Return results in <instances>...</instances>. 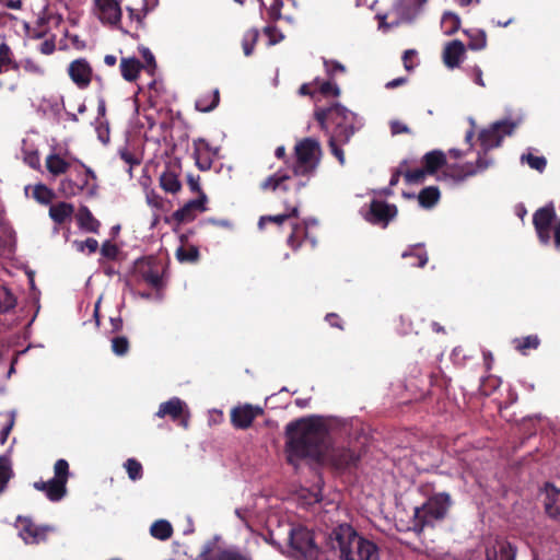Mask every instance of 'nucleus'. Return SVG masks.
I'll list each match as a JSON object with an SVG mask.
<instances>
[{
  "label": "nucleus",
  "mask_w": 560,
  "mask_h": 560,
  "mask_svg": "<svg viewBox=\"0 0 560 560\" xmlns=\"http://www.w3.org/2000/svg\"><path fill=\"white\" fill-rule=\"evenodd\" d=\"M359 460V456L355 452L350 448H337L331 454V463L337 469H346L351 466H355Z\"/></svg>",
  "instance_id": "28"
},
{
  "label": "nucleus",
  "mask_w": 560,
  "mask_h": 560,
  "mask_svg": "<svg viewBox=\"0 0 560 560\" xmlns=\"http://www.w3.org/2000/svg\"><path fill=\"white\" fill-rule=\"evenodd\" d=\"M126 10L129 14V19L131 20V22L136 23V27H135L136 31L139 32V31L144 30L145 28L144 18L147 16L148 13H144L142 8L140 10H137L131 7H127Z\"/></svg>",
  "instance_id": "51"
},
{
  "label": "nucleus",
  "mask_w": 560,
  "mask_h": 560,
  "mask_svg": "<svg viewBox=\"0 0 560 560\" xmlns=\"http://www.w3.org/2000/svg\"><path fill=\"white\" fill-rule=\"evenodd\" d=\"M422 164L429 175H434L447 164L446 154L442 150H432L422 158Z\"/></svg>",
  "instance_id": "26"
},
{
  "label": "nucleus",
  "mask_w": 560,
  "mask_h": 560,
  "mask_svg": "<svg viewBox=\"0 0 560 560\" xmlns=\"http://www.w3.org/2000/svg\"><path fill=\"white\" fill-rule=\"evenodd\" d=\"M314 118L329 136L328 147L331 154L343 165L346 156L341 147L349 143L352 136L360 130L358 115L339 103H332L327 107H316Z\"/></svg>",
  "instance_id": "2"
},
{
  "label": "nucleus",
  "mask_w": 560,
  "mask_h": 560,
  "mask_svg": "<svg viewBox=\"0 0 560 560\" xmlns=\"http://www.w3.org/2000/svg\"><path fill=\"white\" fill-rule=\"evenodd\" d=\"M142 67L141 61L135 57L121 58L119 66L122 78L128 82H132L138 78Z\"/></svg>",
  "instance_id": "31"
},
{
  "label": "nucleus",
  "mask_w": 560,
  "mask_h": 560,
  "mask_svg": "<svg viewBox=\"0 0 560 560\" xmlns=\"http://www.w3.org/2000/svg\"><path fill=\"white\" fill-rule=\"evenodd\" d=\"M441 194L436 186H428L418 195L419 205L424 209L434 207L440 200Z\"/></svg>",
  "instance_id": "35"
},
{
  "label": "nucleus",
  "mask_w": 560,
  "mask_h": 560,
  "mask_svg": "<svg viewBox=\"0 0 560 560\" xmlns=\"http://www.w3.org/2000/svg\"><path fill=\"white\" fill-rule=\"evenodd\" d=\"M55 476L48 481H36L34 488L45 493L52 502L60 501L67 494V482L69 479V464L60 458L54 465Z\"/></svg>",
  "instance_id": "7"
},
{
  "label": "nucleus",
  "mask_w": 560,
  "mask_h": 560,
  "mask_svg": "<svg viewBox=\"0 0 560 560\" xmlns=\"http://www.w3.org/2000/svg\"><path fill=\"white\" fill-rule=\"evenodd\" d=\"M176 258L180 262H197L199 259V249L194 245H189L187 247L180 246L176 250Z\"/></svg>",
  "instance_id": "43"
},
{
  "label": "nucleus",
  "mask_w": 560,
  "mask_h": 560,
  "mask_svg": "<svg viewBox=\"0 0 560 560\" xmlns=\"http://www.w3.org/2000/svg\"><path fill=\"white\" fill-rule=\"evenodd\" d=\"M464 34L468 36V48L471 50H481L487 46V34L482 30H465Z\"/></svg>",
  "instance_id": "38"
},
{
  "label": "nucleus",
  "mask_w": 560,
  "mask_h": 560,
  "mask_svg": "<svg viewBox=\"0 0 560 560\" xmlns=\"http://www.w3.org/2000/svg\"><path fill=\"white\" fill-rule=\"evenodd\" d=\"M15 526L19 529L20 537L26 544H38L46 538V529L38 527L28 517L19 516Z\"/></svg>",
  "instance_id": "15"
},
{
  "label": "nucleus",
  "mask_w": 560,
  "mask_h": 560,
  "mask_svg": "<svg viewBox=\"0 0 560 560\" xmlns=\"http://www.w3.org/2000/svg\"><path fill=\"white\" fill-rule=\"evenodd\" d=\"M283 206L285 209V212L276 214V215H262L259 219L258 225L260 228L264 226L265 223H276V224H282L287 220L291 218H299L300 211H299V201L290 200V198H283Z\"/></svg>",
  "instance_id": "22"
},
{
  "label": "nucleus",
  "mask_w": 560,
  "mask_h": 560,
  "mask_svg": "<svg viewBox=\"0 0 560 560\" xmlns=\"http://www.w3.org/2000/svg\"><path fill=\"white\" fill-rule=\"evenodd\" d=\"M417 54L418 52L416 49H407L404 51L402 63L407 71H410L415 68V66L412 65V59L417 56Z\"/></svg>",
  "instance_id": "63"
},
{
  "label": "nucleus",
  "mask_w": 560,
  "mask_h": 560,
  "mask_svg": "<svg viewBox=\"0 0 560 560\" xmlns=\"http://www.w3.org/2000/svg\"><path fill=\"white\" fill-rule=\"evenodd\" d=\"M220 103V92L214 89L211 93L201 95L195 104L197 110L209 113L213 110Z\"/></svg>",
  "instance_id": "34"
},
{
  "label": "nucleus",
  "mask_w": 560,
  "mask_h": 560,
  "mask_svg": "<svg viewBox=\"0 0 560 560\" xmlns=\"http://www.w3.org/2000/svg\"><path fill=\"white\" fill-rule=\"evenodd\" d=\"M301 231V228L298 224H294L292 228V232L288 237V245L293 249L296 250L301 244L302 240H300L298 233Z\"/></svg>",
  "instance_id": "60"
},
{
  "label": "nucleus",
  "mask_w": 560,
  "mask_h": 560,
  "mask_svg": "<svg viewBox=\"0 0 560 560\" xmlns=\"http://www.w3.org/2000/svg\"><path fill=\"white\" fill-rule=\"evenodd\" d=\"M160 185L166 192L171 194H176L182 188V184L177 175L172 172H164L160 176Z\"/></svg>",
  "instance_id": "40"
},
{
  "label": "nucleus",
  "mask_w": 560,
  "mask_h": 560,
  "mask_svg": "<svg viewBox=\"0 0 560 560\" xmlns=\"http://www.w3.org/2000/svg\"><path fill=\"white\" fill-rule=\"evenodd\" d=\"M465 55V46L458 40H452L446 44L443 50V61L446 67L453 69L459 66Z\"/></svg>",
  "instance_id": "24"
},
{
  "label": "nucleus",
  "mask_w": 560,
  "mask_h": 560,
  "mask_svg": "<svg viewBox=\"0 0 560 560\" xmlns=\"http://www.w3.org/2000/svg\"><path fill=\"white\" fill-rule=\"evenodd\" d=\"M326 547L340 560H380L377 545L349 524L335 527L326 537Z\"/></svg>",
  "instance_id": "3"
},
{
  "label": "nucleus",
  "mask_w": 560,
  "mask_h": 560,
  "mask_svg": "<svg viewBox=\"0 0 560 560\" xmlns=\"http://www.w3.org/2000/svg\"><path fill=\"white\" fill-rule=\"evenodd\" d=\"M396 214L397 208L395 205H389L381 200H372L365 219L372 224H381L385 228Z\"/></svg>",
  "instance_id": "13"
},
{
  "label": "nucleus",
  "mask_w": 560,
  "mask_h": 560,
  "mask_svg": "<svg viewBox=\"0 0 560 560\" xmlns=\"http://www.w3.org/2000/svg\"><path fill=\"white\" fill-rule=\"evenodd\" d=\"M82 166L84 167V171L78 174L79 182H77L78 186H81V192L89 186L90 178H96L95 173L90 167L84 164H82Z\"/></svg>",
  "instance_id": "58"
},
{
  "label": "nucleus",
  "mask_w": 560,
  "mask_h": 560,
  "mask_svg": "<svg viewBox=\"0 0 560 560\" xmlns=\"http://www.w3.org/2000/svg\"><path fill=\"white\" fill-rule=\"evenodd\" d=\"M544 510L552 521H560V488L551 482H546L544 488Z\"/></svg>",
  "instance_id": "18"
},
{
  "label": "nucleus",
  "mask_w": 560,
  "mask_h": 560,
  "mask_svg": "<svg viewBox=\"0 0 560 560\" xmlns=\"http://www.w3.org/2000/svg\"><path fill=\"white\" fill-rule=\"evenodd\" d=\"M425 2L427 0H398L394 10L401 21L410 22L418 15Z\"/></svg>",
  "instance_id": "23"
},
{
  "label": "nucleus",
  "mask_w": 560,
  "mask_h": 560,
  "mask_svg": "<svg viewBox=\"0 0 560 560\" xmlns=\"http://www.w3.org/2000/svg\"><path fill=\"white\" fill-rule=\"evenodd\" d=\"M258 39V31L249 30L244 34L242 39V47L245 56H250L254 51L255 44Z\"/></svg>",
  "instance_id": "49"
},
{
  "label": "nucleus",
  "mask_w": 560,
  "mask_h": 560,
  "mask_svg": "<svg viewBox=\"0 0 560 560\" xmlns=\"http://www.w3.org/2000/svg\"><path fill=\"white\" fill-rule=\"evenodd\" d=\"M12 475L11 462L5 456H0V493L5 488Z\"/></svg>",
  "instance_id": "47"
},
{
  "label": "nucleus",
  "mask_w": 560,
  "mask_h": 560,
  "mask_svg": "<svg viewBox=\"0 0 560 560\" xmlns=\"http://www.w3.org/2000/svg\"><path fill=\"white\" fill-rule=\"evenodd\" d=\"M264 410L252 405L237 406L231 411V422L235 429L246 430Z\"/></svg>",
  "instance_id": "14"
},
{
  "label": "nucleus",
  "mask_w": 560,
  "mask_h": 560,
  "mask_svg": "<svg viewBox=\"0 0 560 560\" xmlns=\"http://www.w3.org/2000/svg\"><path fill=\"white\" fill-rule=\"evenodd\" d=\"M77 221L80 229L97 234L100 232L101 222L93 215L86 206H81L77 213Z\"/></svg>",
  "instance_id": "29"
},
{
  "label": "nucleus",
  "mask_w": 560,
  "mask_h": 560,
  "mask_svg": "<svg viewBox=\"0 0 560 560\" xmlns=\"http://www.w3.org/2000/svg\"><path fill=\"white\" fill-rule=\"evenodd\" d=\"M522 163H527L528 166L533 170L542 173L547 166V160L545 156H536L532 153H526L521 156Z\"/></svg>",
  "instance_id": "45"
},
{
  "label": "nucleus",
  "mask_w": 560,
  "mask_h": 560,
  "mask_svg": "<svg viewBox=\"0 0 560 560\" xmlns=\"http://www.w3.org/2000/svg\"><path fill=\"white\" fill-rule=\"evenodd\" d=\"M74 212L71 203L60 201L49 208V217L57 224L65 223Z\"/></svg>",
  "instance_id": "32"
},
{
  "label": "nucleus",
  "mask_w": 560,
  "mask_h": 560,
  "mask_svg": "<svg viewBox=\"0 0 560 560\" xmlns=\"http://www.w3.org/2000/svg\"><path fill=\"white\" fill-rule=\"evenodd\" d=\"M283 7V2L282 0H273V2L271 3L270 8H269V16L270 19L277 21L281 18V9Z\"/></svg>",
  "instance_id": "64"
},
{
  "label": "nucleus",
  "mask_w": 560,
  "mask_h": 560,
  "mask_svg": "<svg viewBox=\"0 0 560 560\" xmlns=\"http://www.w3.org/2000/svg\"><path fill=\"white\" fill-rule=\"evenodd\" d=\"M289 544L296 558L302 560H318L320 550L315 544L313 533L299 526L290 529Z\"/></svg>",
  "instance_id": "8"
},
{
  "label": "nucleus",
  "mask_w": 560,
  "mask_h": 560,
  "mask_svg": "<svg viewBox=\"0 0 560 560\" xmlns=\"http://www.w3.org/2000/svg\"><path fill=\"white\" fill-rule=\"evenodd\" d=\"M516 126L515 121L505 119L495 121L489 128L482 129L479 132L478 140L482 147L483 154L499 147L505 136H511L514 132Z\"/></svg>",
  "instance_id": "10"
},
{
  "label": "nucleus",
  "mask_w": 560,
  "mask_h": 560,
  "mask_svg": "<svg viewBox=\"0 0 560 560\" xmlns=\"http://www.w3.org/2000/svg\"><path fill=\"white\" fill-rule=\"evenodd\" d=\"M319 154V142L313 138H304L295 144V161L289 168L294 176H306L308 178L318 166Z\"/></svg>",
  "instance_id": "6"
},
{
  "label": "nucleus",
  "mask_w": 560,
  "mask_h": 560,
  "mask_svg": "<svg viewBox=\"0 0 560 560\" xmlns=\"http://www.w3.org/2000/svg\"><path fill=\"white\" fill-rule=\"evenodd\" d=\"M21 65L14 58L11 47L2 42L0 44V75L9 71H19ZM5 86L4 81L0 78V90Z\"/></svg>",
  "instance_id": "25"
},
{
  "label": "nucleus",
  "mask_w": 560,
  "mask_h": 560,
  "mask_svg": "<svg viewBox=\"0 0 560 560\" xmlns=\"http://www.w3.org/2000/svg\"><path fill=\"white\" fill-rule=\"evenodd\" d=\"M517 549L505 539H495L494 544L486 548L485 560H515Z\"/></svg>",
  "instance_id": "20"
},
{
  "label": "nucleus",
  "mask_w": 560,
  "mask_h": 560,
  "mask_svg": "<svg viewBox=\"0 0 560 560\" xmlns=\"http://www.w3.org/2000/svg\"><path fill=\"white\" fill-rule=\"evenodd\" d=\"M165 269L164 262L153 256L140 258L135 262L136 276L156 291L165 287Z\"/></svg>",
  "instance_id": "9"
},
{
  "label": "nucleus",
  "mask_w": 560,
  "mask_h": 560,
  "mask_svg": "<svg viewBox=\"0 0 560 560\" xmlns=\"http://www.w3.org/2000/svg\"><path fill=\"white\" fill-rule=\"evenodd\" d=\"M210 545H206L200 553L201 560H252V558L247 555H244L237 550L224 549L215 553L214 556L209 557Z\"/></svg>",
  "instance_id": "30"
},
{
  "label": "nucleus",
  "mask_w": 560,
  "mask_h": 560,
  "mask_svg": "<svg viewBox=\"0 0 560 560\" xmlns=\"http://www.w3.org/2000/svg\"><path fill=\"white\" fill-rule=\"evenodd\" d=\"M514 347L522 354H527L529 350H535L540 345V339L537 335H528L513 340Z\"/></svg>",
  "instance_id": "37"
},
{
  "label": "nucleus",
  "mask_w": 560,
  "mask_h": 560,
  "mask_svg": "<svg viewBox=\"0 0 560 560\" xmlns=\"http://www.w3.org/2000/svg\"><path fill=\"white\" fill-rule=\"evenodd\" d=\"M14 372V361L0 353V393L4 390L5 382Z\"/></svg>",
  "instance_id": "42"
},
{
  "label": "nucleus",
  "mask_w": 560,
  "mask_h": 560,
  "mask_svg": "<svg viewBox=\"0 0 560 560\" xmlns=\"http://www.w3.org/2000/svg\"><path fill=\"white\" fill-rule=\"evenodd\" d=\"M15 424V412L10 411L7 413V423L3 425L0 432V444H5L13 427Z\"/></svg>",
  "instance_id": "54"
},
{
  "label": "nucleus",
  "mask_w": 560,
  "mask_h": 560,
  "mask_svg": "<svg viewBox=\"0 0 560 560\" xmlns=\"http://www.w3.org/2000/svg\"><path fill=\"white\" fill-rule=\"evenodd\" d=\"M47 171L54 176H59L68 172L70 163L57 153H51L46 158Z\"/></svg>",
  "instance_id": "33"
},
{
  "label": "nucleus",
  "mask_w": 560,
  "mask_h": 560,
  "mask_svg": "<svg viewBox=\"0 0 560 560\" xmlns=\"http://www.w3.org/2000/svg\"><path fill=\"white\" fill-rule=\"evenodd\" d=\"M429 175L424 167L416 168V170H405L404 177L407 184H421L425 179V176Z\"/></svg>",
  "instance_id": "50"
},
{
  "label": "nucleus",
  "mask_w": 560,
  "mask_h": 560,
  "mask_svg": "<svg viewBox=\"0 0 560 560\" xmlns=\"http://www.w3.org/2000/svg\"><path fill=\"white\" fill-rule=\"evenodd\" d=\"M207 200L208 198L206 194H201V196H198L197 199L189 200L173 213V219L177 223L192 221L198 212H205L207 210Z\"/></svg>",
  "instance_id": "16"
},
{
  "label": "nucleus",
  "mask_w": 560,
  "mask_h": 560,
  "mask_svg": "<svg viewBox=\"0 0 560 560\" xmlns=\"http://www.w3.org/2000/svg\"><path fill=\"white\" fill-rule=\"evenodd\" d=\"M98 18L104 24L118 25L121 20V8L117 0H95Z\"/></svg>",
  "instance_id": "19"
},
{
  "label": "nucleus",
  "mask_w": 560,
  "mask_h": 560,
  "mask_svg": "<svg viewBox=\"0 0 560 560\" xmlns=\"http://www.w3.org/2000/svg\"><path fill=\"white\" fill-rule=\"evenodd\" d=\"M185 404L177 397H173L170 400L162 402L159 407L156 416L159 418H164L166 416L171 417L173 421L180 420V424L184 428L188 427V417H183Z\"/></svg>",
  "instance_id": "21"
},
{
  "label": "nucleus",
  "mask_w": 560,
  "mask_h": 560,
  "mask_svg": "<svg viewBox=\"0 0 560 560\" xmlns=\"http://www.w3.org/2000/svg\"><path fill=\"white\" fill-rule=\"evenodd\" d=\"M78 245V249L83 252L84 248H88L89 254H93L98 248V242L95 238L89 237L84 242H75Z\"/></svg>",
  "instance_id": "61"
},
{
  "label": "nucleus",
  "mask_w": 560,
  "mask_h": 560,
  "mask_svg": "<svg viewBox=\"0 0 560 560\" xmlns=\"http://www.w3.org/2000/svg\"><path fill=\"white\" fill-rule=\"evenodd\" d=\"M324 66L329 78L346 72V67L337 60L324 59Z\"/></svg>",
  "instance_id": "55"
},
{
  "label": "nucleus",
  "mask_w": 560,
  "mask_h": 560,
  "mask_svg": "<svg viewBox=\"0 0 560 560\" xmlns=\"http://www.w3.org/2000/svg\"><path fill=\"white\" fill-rule=\"evenodd\" d=\"M33 197L42 205H48L55 197V194L44 184H37L33 189Z\"/></svg>",
  "instance_id": "44"
},
{
  "label": "nucleus",
  "mask_w": 560,
  "mask_h": 560,
  "mask_svg": "<svg viewBox=\"0 0 560 560\" xmlns=\"http://www.w3.org/2000/svg\"><path fill=\"white\" fill-rule=\"evenodd\" d=\"M390 132L393 136H397L400 133H410V128L399 120H392L389 124Z\"/></svg>",
  "instance_id": "62"
},
{
  "label": "nucleus",
  "mask_w": 560,
  "mask_h": 560,
  "mask_svg": "<svg viewBox=\"0 0 560 560\" xmlns=\"http://www.w3.org/2000/svg\"><path fill=\"white\" fill-rule=\"evenodd\" d=\"M303 176H294L290 172H283L279 170L272 175L266 177L260 184L259 188L261 191L278 192L279 198L283 201V198H290V200H298L301 203L300 192L307 186L308 178L302 179Z\"/></svg>",
  "instance_id": "5"
},
{
  "label": "nucleus",
  "mask_w": 560,
  "mask_h": 560,
  "mask_svg": "<svg viewBox=\"0 0 560 560\" xmlns=\"http://www.w3.org/2000/svg\"><path fill=\"white\" fill-rule=\"evenodd\" d=\"M441 26L445 35L455 34L460 27V19L456 13L445 12L442 16Z\"/></svg>",
  "instance_id": "39"
},
{
  "label": "nucleus",
  "mask_w": 560,
  "mask_h": 560,
  "mask_svg": "<svg viewBox=\"0 0 560 560\" xmlns=\"http://www.w3.org/2000/svg\"><path fill=\"white\" fill-rule=\"evenodd\" d=\"M68 74L80 89H85L92 80V68L84 58H79L69 65Z\"/></svg>",
  "instance_id": "17"
},
{
  "label": "nucleus",
  "mask_w": 560,
  "mask_h": 560,
  "mask_svg": "<svg viewBox=\"0 0 560 560\" xmlns=\"http://www.w3.org/2000/svg\"><path fill=\"white\" fill-rule=\"evenodd\" d=\"M489 161L485 160L480 154L476 161V163H447L446 167L443 170V177L450 178L454 183H463L468 177L476 175L479 172L485 171L489 166Z\"/></svg>",
  "instance_id": "11"
},
{
  "label": "nucleus",
  "mask_w": 560,
  "mask_h": 560,
  "mask_svg": "<svg viewBox=\"0 0 560 560\" xmlns=\"http://www.w3.org/2000/svg\"><path fill=\"white\" fill-rule=\"evenodd\" d=\"M16 306V298L9 288L0 283V313H8Z\"/></svg>",
  "instance_id": "41"
},
{
  "label": "nucleus",
  "mask_w": 560,
  "mask_h": 560,
  "mask_svg": "<svg viewBox=\"0 0 560 560\" xmlns=\"http://www.w3.org/2000/svg\"><path fill=\"white\" fill-rule=\"evenodd\" d=\"M318 91L324 96H339L340 89L336 83H332L330 81L322 82L318 86Z\"/></svg>",
  "instance_id": "56"
},
{
  "label": "nucleus",
  "mask_w": 560,
  "mask_h": 560,
  "mask_svg": "<svg viewBox=\"0 0 560 560\" xmlns=\"http://www.w3.org/2000/svg\"><path fill=\"white\" fill-rule=\"evenodd\" d=\"M60 191L66 197H73L81 194V186H78V183L72 179H63L60 183Z\"/></svg>",
  "instance_id": "52"
},
{
  "label": "nucleus",
  "mask_w": 560,
  "mask_h": 560,
  "mask_svg": "<svg viewBox=\"0 0 560 560\" xmlns=\"http://www.w3.org/2000/svg\"><path fill=\"white\" fill-rule=\"evenodd\" d=\"M125 468L127 470L128 477L136 481L142 478L143 468L140 462L135 458H128L125 463Z\"/></svg>",
  "instance_id": "46"
},
{
  "label": "nucleus",
  "mask_w": 560,
  "mask_h": 560,
  "mask_svg": "<svg viewBox=\"0 0 560 560\" xmlns=\"http://www.w3.org/2000/svg\"><path fill=\"white\" fill-rule=\"evenodd\" d=\"M112 351L118 355L124 357L128 353L130 343L127 337L116 336L112 340Z\"/></svg>",
  "instance_id": "48"
},
{
  "label": "nucleus",
  "mask_w": 560,
  "mask_h": 560,
  "mask_svg": "<svg viewBox=\"0 0 560 560\" xmlns=\"http://www.w3.org/2000/svg\"><path fill=\"white\" fill-rule=\"evenodd\" d=\"M396 329L401 335H407V334L412 332L413 328H412L410 318L408 316L400 315L399 318H398V322L396 324ZM415 332L417 334L418 331L415 330Z\"/></svg>",
  "instance_id": "59"
},
{
  "label": "nucleus",
  "mask_w": 560,
  "mask_h": 560,
  "mask_svg": "<svg viewBox=\"0 0 560 560\" xmlns=\"http://www.w3.org/2000/svg\"><path fill=\"white\" fill-rule=\"evenodd\" d=\"M194 158L199 170L207 171L211 168L210 145L205 139L194 141Z\"/></svg>",
  "instance_id": "27"
},
{
  "label": "nucleus",
  "mask_w": 560,
  "mask_h": 560,
  "mask_svg": "<svg viewBox=\"0 0 560 560\" xmlns=\"http://www.w3.org/2000/svg\"><path fill=\"white\" fill-rule=\"evenodd\" d=\"M288 462L298 459L322 462L329 446V432L320 417L301 418L285 427Z\"/></svg>",
  "instance_id": "1"
},
{
  "label": "nucleus",
  "mask_w": 560,
  "mask_h": 560,
  "mask_svg": "<svg viewBox=\"0 0 560 560\" xmlns=\"http://www.w3.org/2000/svg\"><path fill=\"white\" fill-rule=\"evenodd\" d=\"M119 254V247L110 241H105L101 246V255L109 260H116Z\"/></svg>",
  "instance_id": "53"
},
{
  "label": "nucleus",
  "mask_w": 560,
  "mask_h": 560,
  "mask_svg": "<svg viewBox=\"0 0 560 560\" xmlns=\"http://www.w3.org/2000/svg\"><path fill=\"white\" fill-rule=\"evenodd\" d=\"M150 534L160 540H166L173 535V527L166 520H158L150 527Z\"/></svg>",
  "instance_id": "36"
},
{
  "label": "nucleus",
  "mask_w": 560,
  "mask_h": 560,
  "mask_svg": "<svg viewBox=\"0 0 560 560\" xmlns=\"http://www.w3.org/2000/svg\"><path fill=\"white\" fill-rule=\"evenodd\" d=\"M452 505L448 492L432 493L420 506L413 509L410 529L419 536L425 528H433L447 517Z\"/></svg>",
  "instance_id": "4"
},
{
  "label": "nucleus",
  "mask_w": 560,
  "mask_h": 560,
  "mask_svg": "<svg viewBox=\"0 0 560 560\" xmlns=\"http://www.w3.org/2000/svg\"><path fill=\"white\" fill-rule=\"evenodd\" d=\"M556 219V209L552 202L537 209L533 214V224L539 242L544 245L551 240V225Z\"/></svg>",
  "instance_id": "12"
},
{
  "label": "nucleus",
  "mask_w": 560,
  "mask_h": 560,
  "mask_svg": "<svg viewBox=\"0 0 560 560\" xmlns=\"http://www.w3.org/2000/svg\"><path fill=\"white\" fill-rule=\"evenodd\" d=\"M20 65L28 73H32V74H35V75H44V73H45L44 68L40 65H38L35 60H33L31 58L25 59Z\"/></svg>",
  "instance_id": "57"
}]
</instances>
